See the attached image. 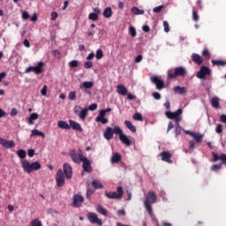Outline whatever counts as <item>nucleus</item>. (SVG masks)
Returning <instances> with one entry per match:
<instances>
[{
	"instance_id": "de8ad7c7",
	"label": "nucleus",
	"mask_w": 226,
	"mask_h": 226,
	"mask_svg": "<svg viewBox=\"0 0 226 226\" xmlns=\"http://www.w3.org/2000/svg\"><path fill=\"white\" fill-rule=\"evenodd\" d=\"M88 19L90 20H94V21L98 20V14H96L94 12H92V13L89 14Z\"/></svg>"
},
{
	"instance_id": "f03ea898",
	"label": "nucleus",
	"mask_w": 226,
	"mask_h": 226,
	"mask_svg": "<svg viewBox=\"0 0 226 226\" xmlns=\"http://www.w3.org/2000/svg\"><path fill=\"white\" fill-rule=\"evenodd\" d=\"M156 192L154 191H149L146 196L145 201H144V207L146 208L147 212L150 216H153V207L151 204L156 203Z\"/></svg>"
},
{
	"instance_id": "a878e982",
	"label": "nucleus",
	"mask_w": 226,
	"mask_h": 226,
	"mask_svg": "<svg viewBox=\"0 0 226 226\" xmlns=\"http://www.w3.org/2000/svg\"><path fill=\"white\" fill-rule=\"evenodd\" d=\"M124 124L126 128H128V130H130V132H132V133H135L137 132V127H135V125H133V124H132L130 120H125Z\"/></svg>"
},
{
	"instance_id": "473e14b6",
	"label": "nucleus",
	"mask_w": 226,
	"mask_h": 226,
	"mask_svg": "<svg viewBox=\"0 0 226 226\" xmlns=\"http://www.w3.org/2000/svg\"><path fill=\"white\" fill-rule=\"evenodd\" d=\"M132 13H133L134 15H144L145 11L144 10L139 9V7L137 6H133L132 8Z\"/></svg>"
},
{
	"instance_id": "f257e3e1",
	"label": "nucleus",
	"mask_w": 226,
	"mask_h": 226,
	"mask_svg": "<svg viewBox=\"0 0 226 226\" xmlns=\"http://www.w3.org/2000/svg\"><path fill=\"white\" fill-rule=\"evenodd\" d=\"M64 176L66 179H72V177L73 176L72 165H70L68 162L64 163V172L62 169L57 170L56 181L58 188L64 186Z\"/></svg>"
},
{
	"instance_id": "680f3d73",
	"label": "nucleus",
	"mask_w": 226,
	"mask_h": 226,
	"mask_svg": "<svg viewBox=\"0 0 226 226\" xmlns=\"http://www.w3.org/2000/svg\"><path fill=\"white\" fill-rule=\"evenodd\" d=\"M202 56H204V57H210V54H209V50H207V49H205L202 52Z\"/></svg>"
},
{
	"instance_id": "a18cd8bd",
	"label": "nucleus",
	"mask_w": 226,
	"mask_h": 226,
	"mask_svg": "<svg viewBox=\"0 0 226 226\" xmlns=\"http://www.w3.org/2000/svg\"><path fill=\"white\" fill-rule=\"evenodd\" d=\"M216 133H222L223 132V125L222 124H218L215 127Z\"/></svg>"
},
{
	"instance_id": "4be33fe9",
	"label": "nucleus",
	"mask_w": 226,
	"mask_h": 226,
	"mask_svg": "<svg viewBox=\"0 0 226 226\" xmlns=\"http://www.w3.org/2000/svg\"><path fill=\"white\" fill-rule=\"evenodd\" d=\"M191 57H192V61H193L195 64L200 65L202 64V63H204V59H202V56H200L197 53H193Z\"/></svg>"
},
{
	"instance_id": "4d7b16f0",
	"label": "nucleus",
	"mask_w": 226,
	"mask_h": 226,
	"mask_svg": "<svg viewBox=\"0 0 226 226\" xmlns=\"http://www.w3.org/2000/svg\"><path fill=\"white\" fill-rule=\"evenodd\" d=\"M96 109H98V104L96 103H93L88 107V110H96Z\"/></svg>"
},
{
	"instance_id": "f704fd0d",
	"label": "nucleus",
	"mask_w": 226,
	"mask_h": 226,
	"mask_svg": "<svg viewBox=\"0 0 226 226\" xmlns=\"http://www.w3.org/2000/svg\"><path fill=\"white\" fill-rule=\"evenodd\" d=\"M211 63L214 66H225L226 64V62L223 60H212Z\"/></svg>"
},
{
	"instance_id": "7c9ffc66",
	"label": "nucleus",
	"mask_w": 226,
	"mask_h": 226,
	"mask_svg": "<svg viewBox=\"0 0 226 226\" xmlns=\"http://www.w3.org/2000/svg\"><path fill=\"white\" fill-rule=\"evenodd\" d=\"M97 213L102 215V216H107V209H105L102 205H98L96 207Z\"/></svg>"
},
{
	"instance_id": "09e8293b",
	"label": "nucleus",
	"mask_w": 226,
	"mask_h": 226,
	"mask_svg": "<svg viewBox=\"0 0 226 226\" xmlns=\"http://www.w3.org/2000/svg\"><path fill=\"white\" fill-rule=\"evenodd\" d=\"M222 169V164H215L211 167V170L214 172H217V170H220Z\"/></svg>"
},
{
	"instance_id": "b1692460",
	"label": "nucleus",
	"mask_w": 226,
	"mask_h": 226,
	"mask_svg": "<svg viewBox=\"0 0 226 226\" xmlns=\"http://www.w3.org/2000/svg\"><path fill=\"white\" fill-rule=\"evenodd\" d=\"M192 137L194 139V140H196V142L198 144H200V142H202V140H204V135L199 133V132H192Z\"/></svg>"
},
{
	"instance_id": "72a5a7b5",
	"label": "nucleus",
	"mask_w": 226,
	"mask_h": 226,
	"mask_svg": "<svg viewBox=\"0 0 226 226\" xmlns=\"http://www.w3.org/2000/svg\"><path fill=\"white\" fill-rule=\"evenodd\" d=\"M92 186L95 188V190H102V188H103V185L98 180H93Z\"/></svg>"
},
{
	"instance_id": "052dcab7",
	"label": "nucleus",
	"mask_w": 226,
	"mask_h": 226,
	"mask_svg": "<svg viewBox=\"0 0 226 226\" xmlns=\"http://www.w3.org/2000/svg\"><path fill=\"white\" fill-rule=\"evenodd\" d=\"M23 45L24 47H26V49H29V47H31V42H29V40L25 39L23 41Z\"/></svg>"
},
{
	"instance_id": "20e7f679",
	"label": "nucleus",
	"mask_w": 226,
	"mask_h": 226,
	"mask_svg": "<svg viewBox=\"0 0 226 226\" xmlns=\"http://www.w3.org/2000/svg\"><path fill=\"white\" fill-rule=\"evenodd\" d=\"M115 134L119 136V140L122 142V144H124V146H127V147H130L132 146V140L133 139L132 136H126L124 133H123V129L119 126H115Z\"/></svg>"
},
{
	"instance_id": "cd10ccee",
	"label": "nucleus",
	"mask_w": 226,
	"mask_h": 226,
	"mask_svg": "<svg viewBox=\"0 0 226 226\" xmlns=\"http://www.w3.org/2000/svg\"><path fill=\"white\" fill-rule=\"evenodd\" d=\"M211 105L214 109H220V99L218 97H213L211 99Z\"/></svg>"
},
{
	"instance_id": "774afa93",
	"label": "nucleus",
	"mask_w": 226,
	"mask_h": 226,
	"mask_svg": "<svg viewBox=\"0 0 226 226\" xmlns=\"http://www.w3.org/2000/svg\"><path fill=\"white\" fill-rule=\"evenodd\" d=\"M220 121L221 123H224L226 124V115H221Z\"/></svg>"
},
{
	"instance_id": "6e6d98bb",
	"label": "nucleus",
	"mask_w": 226,
	"mask_h": 226,
	"mask_svg": "<svg viewBox=\"0 0 226 226\" xmlns=\"http://www.w3.org/2000/svg\"><path fill=\"white\" fill-rule=\"evenodd\" d=\"M220 160L222 162V165H226V154H222L220 155Z\"/></svg>"
},
{
	"instance_id": "7ed1b4c3",
	"label": "nucleus",
	"mask_w": 226,
	"mask_h": 226,
	"mask_svg": "<svg viewBox=\"0 0 226 226\" xmlns=\"http://www.w3.org/2000/svg\"><path fill=\"white\" fill-rule=\"evenodd\" d=\"M21 166L26 174H31L33 170H40V169H41V164H40V162H34L30 163L27 160L21 161Z\"/></svg>"
},
{
	"instance_id": "a211bd4d",
	"label": "nucleus",
	"mask_w": 226,
	"mask_h": 226,
	"mask_svg": "<svg viewBox=\"0 0 226 226\" xmlns=\"http://www.w3.org/2000/svg\"><path fill=\"white\" fill-rule=\"evenodd\" d=\"M94 86V83L93 81H85L79 85V89H81V91H84L85 93L89 94L87 89H92Z\"/></svg>"
},
{
	"instance_id": "412c9836",
	"label": "nucleus",
	"mask_w": 226,
	"mask_h": 226,
	"mask_svg": "<svg viewBox=\"0 0 226 226\" xmlns=\"http://www.w3.org/2000/svg\"><path fill=\"white\" fill-rule=\"evenodd\" d=\"M117 93L122 96H126L128 94V88L124 85L119 84L117 86Z\"/></svg>"
},
{
	"instance_id": "864d4df0",
	"label": "nucleus",
	"mask_w": 226,
	"mask_h": 226,
	"mask_svg": "<svg viewBox=\"0 0 226 226\" xmlns=\"http://www.w3.org/2000/svg\"><path fill=\"white\" fill-rule=\"evenodd\" d=\"M212 156H213V162H218L220 160V155L218 154L212 152Z\"/></svg>"
},
{
	"instance_id": "49530a36",
	"label": "nucleus",
	"mask_w": 226,
	"mask_h": 226,
	"mask_svg": "<svg viewBox=\"0 0 226 226\" xmlns=\"http://www.w3.org/2000/svg\"><path fill=\"white\" fill-rule=\"evenodd\" d=\"M97 123H102V124H107L109 123V119L102 117V118H95Z\"/></svg>"
},
{
	"instance_id": "ddd939ff",
	"label": "nucleus",
	"mask_w": 226,
	"mask_h": 226,
	"mask_svg": "<svg viewBox=\"0 0 226 226\" xmlns=\"http://www.w3.org/2000/svg\"><path fill=\"white\" fill-rule=\"evenodd\" d=\"M150 80H151V82H153V84H155L156 89H158L159 91H162V89H163V87H165V82H163V80L160 79V78H158V76L151 77Z\"/></svg>"
},
{
	"instance_id": "58836bf2",
	"label": "nucleus",
	"mask_w": 226,
	"mask_h": 226,
	"mask_svg": "<svg viewBox=\"0 0 226 226\" xmlns=\"http://www.w3.org/2000/svg\"><path fill=\"white\" fill-rule=\"evenodd\" d=\"M129 34H131L132 38H135V36H137V30H135V27L133 26L129 27Z\"/></svg>"
},
{
	"instance_id": "f8f14e48",
	"label": "nucleus",
	"mask_w": 226,
	"mask_h": 226,
	"mask_svg": "<svg viewBox=\"0 0 226 226\" xmlns=\"http://www.w3.org/2000/svg\"><path fill=\"white\" fill-rule=\"evenodd\" d=\"M206 75H211V69L207 66H201L200 71L197 72L196 77L198 79H206Z\"/></svg>"
},
{
	"instance_id": "6e6552de",
	"label": "nucleus",
	"mask_w": 226,
	"mask_h": 226,
	"mask_svg": "<svg viewBox=\"0 0 226 226\" xmlns=\"http://www.w3.org/2000/svg\"><path fill=\"white\" fill-rule=\"evenodd\" d=\"M74 114H76L77 117L81 119V121H86V118L87 117V114L89 109L87 108H82L81 106H75L74 109Z\"/></svg>"
},
{
	"instance_id": "0eeeda50",
	"label": "nucleus",
	"mask_w": 226,
	"mask_h": 226,
	"mask_svg": "<svg viewBox=\"0 0 226 226\" xmlns=\"http://www.w3.org/2000/svg\"><path fill=\"white\" fill-rule=\"evenodd\" d=\"M186 75V68L179 66L175 68L174 71L168 72V79L170 80L177 79V77H185Z\"/></svg>"
},
{
	"instance_id": "f3484780",
	"label": "nucleus",
	"mask_w": 226,
	"mask_h": 226,
	"mask_svg": "<svg viewBox=\"0 0 226 226\" xmlns=\"http://www.w3.org/2000/svg\"><path fill=\"white\" fill-rule=\"evenodd\" d=\"M162 162H166V163H174L172 160V154L170 152L163 151L160 154Z\"/></svg>"
},
{
	"instance_id": "ea45409f",
	"label": "nucleus",
	"mask_w": 226,
	"mask_h": 226,
	"mask_svg": "<svg viewBox=\"0 0 226 226\" xmlns=\"http://www.w3.org/2000/svg\"><path fill=\"white\" fill-rule=\"evenodd\" d=\"M164 8H165V5H160V6L154 7L153 9V11L154 13H160L162 12V10H163Z\"/></svg>"
},
{
	"instance_id": "423d86ee",
	"label": "nucleus",
	"mask_w": 226,
	"mask_h": 226,
	"mask_svg": "<svg viewBox=\"0 0 226 226\" xmlns=\"http://www.w3.org/2000/svg\"><path fill=\"white\" fill-rule=\"evenodd\" d=\"M79 156L80 162H83L82 168L85 172L91 173L93 172V166H91V161L87 157L84 156L82 149L79 148Z\"/></svg>"
},
{
	"instance_id": "9d476101",
	"label": "nucleus",
	"mask_w": 226,
	"mask_h": 226,
	"mask_svg": "<svg viewBox=\"0 0 226 226\" xmlns=\"http://www.w3.org/2000/svg\"><path fill=\"white\" fill-rule=\"evenodd\" d=\"M34 72L36 75L43 72V62H39L37 66H29L26 69L25 73H31Z\"/></svg>"
},
{
	"instance_id": "e433bc0d",
	"label": "nucleus",
	"mask_w": 226,
	"mask_h": 226,
	"mask_svg": "<svg viewBox=\"0 0 226 226\" xmlns=\"http://www.w3.org/2000/svg\"><path fill=\"white\" fill-rule=\"evenodd\" d=\"M17 154H18L19 158L24 159V158H26V150L19 149L17 151Z\"/></svg>"
},
{
	"instance_id": "2f4dec72",
	"label": "nucleus",
	"mask_w": 226,
	"mask_h": 226,
	"mask_svg": "<svg viewBox=\"0 0 226 226\" xmlns=\"http://www.w3.org/2000/svg\"><path fill=\"white\" fill-rule=\"evenodd\" d=\"M103 17H105V19H110V17H112V8L107 7L104 9Z\"/></svg>"
},
{
	"instance_id": "37998d69",
	"label": "nucleus",
	"mask_w": 226,
	"mask_h": 226,
	"mask_svg": "<svg viewBox=\"0 0 226 226\" xmlns=\"http://www.w3.org/2000/svg\"><path fill=\"white\" fill-rule=\"evenodd\" d=\"M70 68H77L79 67V61L77 60H72L69 63Z\"/></svg>"
},
{
	"instance_id": "8fccbe9b",
	"label": "nucleus",
	"mask_w": 226,
	"mask_h": 226,
	"mask_svg": "<svg viewBox=\"0 0 226 226\" xmlns=\"http://www.w3.org/2000/svg\"><path fill=\"white\" fill-rule=\"evenodd\" d=\"M84 68H86V70H89V68H93V62L91 61L85 62Z\"/></svg>"
},
{
	"instance_id": "3c124183",
	"label": "nucleus",
	"mask_w": 226,
	"mask_h": 226,
	"mask_svg": "<svg viewBox=\"0 0 226 226\" xmlns=\"http://www.w3.org/2000/svg\"><path fill=\"white\" fill-rule=\"evenodd\" d=\"M152 96H153V98H154V100H161L162 99V95L158 92H154L152 94Z\"/></svg>"
},
{
	"instance_id": "5701e85b",
	"label": "nucleus",
	"mask_w": 226,
	"mask_h": 226,
	"mask_svg": "<svg viewBox=\"0 0 226 226\" xmlns=\"http://www.w3.org/2000/svg\"><path fill=\"white\" fill-rule=\"evenodd\" d=\"M173 91L176 94H186L188 91L186 90V87H179V86H177V87H173Z\"/></svg>"
},
{
	"instance_id": "c03bdc74",
	"label": "nucleus",
	"mask_w": 226,
	"mask_h": 226,
	"mask_svg": "<svg viewBox=\"0 0 226 226\" xmlns=\"http://www.w3.org/2000/svg\"><path fill=\"white\" fill-rule=\"evenodd\" d=\"M95 57H96V59H102L103 57V50L97 49Z\"/></svg>"
},
{
	"instance_id": "aec40b11",
	"label": "nucleus",
	"mask_w": 226,
	"mask_h": 226,
	"mask_svg": "<svg viewBox=\"0 0 226 226\" xmlns=\"http://www.w3.org/2000/svg\"><path fill=\"white\" fill-rule=\"evenodd\" d=\"M69 126L75 130L76 132H83L82 125L74 120H69Z\"/></svg>"
},
{
	"instance_id": "39448f33",
	"label": "nucleus",
	"mask_w": 226,
	"mask_h": 226,
	"mask_svg": "<svg viewBox=\"0 0 226 226\" xmlns=\"http://www.w3.org/2000/svg\"><path fill=\"white\" fill-rule=\"evenodd\" d=\"M183 114V109H178L177 111L172 112V111H166L165 116L168 117V119H173L175 120V123L177 126H179V123L183 121V117L181 115Z\"/></svg>"
},
{
	"instance_id": "1a4fd4ad",
	"label": "nucleus",
	"mask_w": 226,
	"mask_h": 226,
	"mask_svg": "<svg viewBox=\"0 0 226 226\" xmlns=\"http://www.w3.org/2000/svg\"><path fill=\"white\" fill-rule=\"evenodd\" d=\"M123 187L119 186L117 187V192H105V195L108 199H115V200H117V199H122L123 198Z\"/></svg>"
},
{
	"instance_id": "c756f323",
	"label": "nucleus",
	"mask_w": 226,
	"mask_h": 226,
	"mask_svg": "<svg viewBox=\"0 0 226 226\" xmlns=\"http://www.w3.org/2000/svg\"><path fill=\"white\" fill-rule=\"evenodd\" d=\"M42 137V139H45V133L40 132L38 129L32 130L31 137Z\"/></svg>"
},
{
	"instance_id": "0e129e2a",
	"label": "nucleus",
	"mask_w": 226,
	"mask_h": 226,
	"mask_svg": "<svg viewBox=\"0 0 226 226\" xmlns=\"http://www.w3.org/2000/svg\"><path fill=\"white\" fill-rule=\"evenodd\" d=\"M105 111L103 109H102L100 112H99V116L96 117V118H103L105 117Z\"/></svg>"
},
{
	"instance_id": "4468645a",
	"label": "nucleus",
	"mask_w": 226,
	"mask_h": 226,
	"mask_svg": "<svg viewBox=\"0 0 226 226\" xmlns=\"http://www.w3.org/2000/svg\"><path fill=\"white\" fill-rule=\"evenodd\" d=\"M0 146H3L5 149H11V147H15V141L8 140L0 137Z\"/></svg>"
},
{
	"instance_id": "dca6fc26",
	"label": "nucleus",
	"mask_w": 226,
	"mask_h": 226,
	"mask_svg": "<svg viewBox=\"0 0 226 226\" xmlns=\"http://www.w3.org/2000/svg\"><path fill=\"white\" fill-rule=\"evenodd\" d=\"M69 156L74 163H80V157L79 156V149H78V152L75 149H71L69 151Z\"/></svg>"
},
{
	"instance_id": "338daca9",
	"label": "nucleus",
	"mask_w": 226,
	"mask_h": 226,
	"mask_svg": "<svg viewBox=\"0 0 226 226\" xmlns=\"http://www.w3.org/2000/svg\"><path fill=\"white\" fill-rule=\"evenodd\" d=\"M17 114H19V111L17 110V109L12 108L11 110V116H17Z\"/></svg>"
},
{
	"instance_id": "603ef678",
	"label": "nucleus",
	"mask_w": 226,
	"mask_h": 226,
	"mask_svg": "<svg viewBox=\"0 0 226 226\" xmlns=\"http://www.w3.org/2000/svg\"><path fill=\"white\" fill-rule=\"evenodd\" d=\"M163 27H164V32L169 33L170 31V28L169 27V22L168 21H163Z\"/></svg>"
},
{
	"instance_id": "4c0bfd02",
	"label": "nucleus",
	"mask_w": 226,
	"mask_h": 226,
	"mask_svg": "<svg viewBox=\"0 0 226 226\" xmlns=\"http://www.w3.org/2000/svg\"><path fill=\"white\" fill-rule=\"evenodd\" d=\"M69 100H71L72 102L77 100V92L73 91V92H70L69 95H68Z\"/></svg>"
},
{
	"instance_id": "5fc2aeb1",
	"label": "nucleus",
	"mask_w": 226,
	"mask_h": 226,
	"mask_svg": "<svg viewBox=\"0 0 226 226\" xmlns=\"http://www.w3.org/2000/svg\"><path fill=\"white\" fill-rule=\"evenodd\" d=\"M41 94L42 96H47V85H44L43 87L41 88Z\"/></svg>"
},
{
	"instance_id": "69168bd1",
	"label": "nucleus",
	"mask_w": 226,
	"mask_h": 226,
	"mask_svg": "<svg viewBox=\"0 0 226 226\" xmlns=\"http://www.w3.org/2000/svg\"><path fill=\"white\" fill-rule=\"evenodd\" d=\"M172 128H174V124L172 123V121L169 122L168 124V129H167V133H169L170 130H172Z\"/></svg>"
},
{
	"instance_id": "13d9d810",
	"label": "nucleus",
	"mask_w": 226,
	"mask_h": 226,
	"mask_svg": "<svg viewBox=\"0 0 226 226\" xmlns=\"http://www.w3.org/2000/svg\"><path fill=\"white\" fill-rule=\"evenodd\" d=\"M94 192L91 189H87V199L91 200V195H93Z\"/></svg>"
},
{
	"instance_id": "9b49d317",
	"label": "nucleus",
	"mask_w": 226,
	"mask_h": 226,
	"mask_svg": "<svg viewBox=\"0 0 226 226\" xmlns=\"http://www.w3.org/2000/svg\"><path fill=\"white\" fill-rule=\"evenodd\" d=\"M87 218L90 222V223H94L98 226H102L103 222H102V219L98 218V215L93 212L88 213Z\"/></svg>"
},
{
	"instance_id": "c85d7f7f",
	"label": "nucleus",
	"mask_w": 226,
	"mask_h": 226,
	"mask_svg": "<svg viewBox=\"0 0 226 226\" xmlns=\"http://www.w3.org/2000/svg\"><path fill=\"white\" fill-rule=\"evenodd\" d=\"M38 117H39L38 113H32L27 120L28 124H34V121H36Z\"/></svg>"
},
{
	"instance_id": "393cba45",
	"label": "nucleus",
	"mask_w": 226,
	"mask_h": 226,
	"mask_svg": "<svg viewBox=\"0 0 226 226\" xmlns=\"http://www.w3.org/2000/svg\"><path fill=\"white\" fill-rule=\"evenodd\" d=\"M57 126L61 130H70V124H67L66 121L60 120L57 122Z\"/></svg>"
},
{
	"instance_id": "6ab92c4d",
	"label": "nucleus",
	"mask_w": 226,
	"mask_h": 226,
	"mask_svg": "<svg viewBox=\"0 0 226 226\" xmlns=\"http://www.w3.org/2000/svg\"><path fill=\"white\" fill-rule=\"evenodd\" d=\"M82 202H84V197H82L81 195L76 194L73 197L72 207H80Z\"/></svg>"
},
{
	"instance_id": "a19ab883",
	"label": "nucleus",
	"mask_w": 226,
	"mask_h": 226,
	"mask_svg": "<svg viewBox=\"0 0 226 226\" xmlns=\"http://www.w3.org/2000/svg\"><path fill=\"white\" fill-rule=\"evenodd\" d=\"M192 20H194V22H199L200 20L199 13H197L195 10L192 11Z\"/></svg>"
},
{
	"instance_id": "bf43d9fd",
	"label": "nucleus",
	"mask_w": 226,
	"mask_h": 226,
	"mask_svg": "<svg viewBox=\"0 0 226 226\" xmlns=\"http://www.w3.org/2000/svg\"><path fill=\"white\" fill-rule=\"evenodd\" d=\"M29 13L27 11H23L22 12V19L23 20H27V19H29Z\"/></svg>"
},
{
	"instance_id": "79ce46f5",
	"label": "nucleus",
	"mask_w": 226,
	"mask_h": 226,
	"mask_svg": "<svg viewBox=\"0 0 226 226\" xmlns=\"http://www.w3.org/2000/svg\"><path fill=\"white\" fill-rule=\"evenodd\" d=\"M132 118L135 120V121H142L143 120V117H142V115L140 113H135L132 117Z\"/></svg>"
},
{
	"instance_id": "e2e57ef3",
	"label": "nucleus",
	"mask_w": 226,
	"mask_h": 226,
	"mask_svg": "<svg viewBox=\"0 0 226 226\" xmlns=\"http://www.w3.org/2000/svg\"><path fill=\"white\" fill-rule=\"evenodd\" d=\"M57 17H59V14H57V12H56V11L51 12V20H56V19H57Z\"/></svg>"
},
{
	"instance_id": "bb28decb",
	"label": "nucleus",
	"mask_w": 226,
	"mask_h": 226,
	"mask_svg": "<svg viewBox=\"0 0 226 226\" xmlns=\"http://www.w3.org/2000/svg\"><path fill=\"white\" fill-rule=\"evenodd\" d=\"M121 154L119 153H113V155L111 157V163H119L121 161Z\"/></svg>"
},
{
	"instance_id": "c9c22d12",
	"label": "nucleus",
	"mask_w": 226,
	"mask_h": 226,
	"mask_svg": "<svg viewBox=\"0 0 226 226\" xmlns=\"http://www.w3.org/2000/svg\"><path fill=\"white\" fill-rule=\"evenodd\" d=\"M29 226H43V223H41L40 219L36 218L30 222Z\"/></svg>"
},
{
	"instance_id": "2eb2a0df",
	"label": "nucleus",
	"mask_w": 226,
	"mask_h": 226,
	"mask_svg": "<svg viewBox=\"0 0 226 226\" xmlns=\"http://www.w3.org/2000/svg\"><path fill=\"white\" fill-rule=\"evenodd\" d=\"M115 130L116 127L113 129L111 127H107L103 134L104 139H106V140H112V139H114V133H116Z\"/></svg>"
}]
</instances>
